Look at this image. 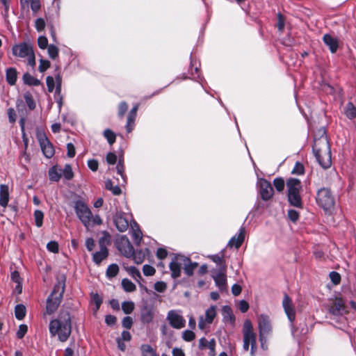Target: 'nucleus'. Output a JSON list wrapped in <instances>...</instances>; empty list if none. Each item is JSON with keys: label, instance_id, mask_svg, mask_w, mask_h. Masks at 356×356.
I'll return each mask as SVG.
<instances>
[{"label": "nucleus", "instance_id": "obj_57", "mask_svg": "<svg viewBox=\"0 0 356 356\" xmlns=\"http://www.w3.org/2000/svg\"><path fill=\"white\" fill-rule=\"evenodd\" d=\"M292 173L296 175H302L304 173L303 165L300 163H296L292 170Z\"/></svg>", "mask_w": 356, "mask_h": 356}, {"label": "nucleus", "instance_id": "obj_43", "mask_svg": "<svg viewBox=\"0 0 356 356\" xmlns=\"http://www.w3.org/2000/svg\"><path fill=\"white\" fill-rule=\"evenodd\" d=\"M47 250L53 253H57L58 252V244L54 241L49 242L47 245Z\"/></svg>", "mask_w": 356, "mask_h": 356}, {"label": "nucleus", "instance_id": "obj_50", "mask_svg": "<svg viewBox=\"0 0 356 356\" xmlns=\"http://www.w3.org/2000/svg\"><path fill=\"white\" fill-rule=\"evenodd\" d=\"M24 99H25V102H26L28 107L31 110H33V109H34L35 108V103L33 97H31V95H26L24 96Z\"/></svg>", "mask_w": 356, "mask_h": 356}, {"label": "nucleus", "instance_id": "obj_3", "mask_svg": "<svg viewBox=\"0 0 356 356\" xmlns=\"http://www.w3.org/2000/svg\"><path fill=\"white\" fill-rule=\"evenodd\" d=\"M197 266L198 264L192 262L190 258L181 254H177L169 264L171 277L174 279L179 277L182 268L188 276H191Z\"/></svg>", "mask_w": 356, "mask_h": 356}, {"label": "nucleus", "instance_id": "obj_54", "mask_svg": "<svg viewBox=\"0 0 356 356\" xmlns=\"http://www.w3.org/2000/svg\"><path fill=\"white\" fill-rule=\"evenodd\" d=\"M330 277L331 281L334 284H339V282L341 281V276H340V275L338 273L334 272V271H332V272H331L330 273Z\"/></svg>", "mask_w": 356, "mask_h": 356}, {"label": "nucleus", "instance_id": "obj_9", "mask_svg": "<svg viewBox=\"0 0 356 356\" xmlns=\"http://www.w3.org/2000/svg\"><path fill=\"white\" fill-rule=\"evenodd\" d=\"M74 210L76 214L86 228L90 227L92 221V212L89 207L82 201L75 202Z\"/></svg>", "mask_w": 356, "mask_h": 356}, {"label": "nucleus", "instance_id": "obj_26", "mask_svg": "<svg viewBox=\"0 0 356 356\" xmlns=\"http://www.w3.org/2000/svg\"><path fill=\"white\" fill-rule=\"evenodd\" d=\"M6 80L10 85H14L17 80V72L14 68H9L6 71Z\"/></svg>", "mask_w": 356, "mask_h": 356}, {"label": "nucleus", "instance_id": "obj_37", "mask_svg": "<svg viewBox=\"0 0 356 356\" xmlns=\"http://www.w3.org/2000/svg\"><path fill=\"white\" fill-rule=\"evenodd\" d=\"M104 136L107 139L110 145H112L115 143L116 136L115 133L111 129H106L104 131Z\"/></svg>", "mask_w": 356, "mask_h": 356}, {"label": "nucleus", "instance_id": "obj_32", "mask_svg": "<svg viewBox=\"0 0 356 356\" xmlns=\"http://www.w3.org/2000/svg\"><path fill=\"white\" fill-rule=\"evenodd\" d=\"M61 173L62 175H63V177L67 180L72 179L74 177L72 168L69 164L65 165L63 170L61 171Z\"/></svg>", "mask_w": 356, "mask_h": 356}, {"label": "nucleus", "instance_id": "obj_38", "mask_svg": "<svg viewBox=\"0 0 356 356\" xmlns=\"http://www.w3.org/2000/svg\"><path fill=\"white\" fill-rule=\"evenodd\" d=\"M91 302L95 306L93 309L98 310L99 309L100 305L102 302V298L97 293L93 294Z\"/></svg>", "mask_w": 356, "mask_h": 356}, {"label": "nucleus", "instance_id": "obj_5", "mask_svg": "<svg viewBox=\"0 0 356 356\" xmlns=\"http://www.w3.org/2000/svg\"><path fill=\"white\" fill-rule=\"evenodd\" d=\"M242 332L243 337V349L248 351L250 345V355L251 356H254L257 350L256 334L254 332L252 323L250 320H246L244 322Z\"/></svg>", "mask_w": 356, "mask_h": 356}, {"label": "nucleus", "instance_id": "obj_29", "mask_svg": "<svg viewBox=\"0 0 356 356\" xmlns=\"http://www.w3.org/2000/svg\"><path fill=\"white\" fill-rule=\"evenodd\" d=\"M105 187L115 195H120L122 192L120 188L118 185L113 186V182L109 179L105 181Z\"/></svg>", "mask_w": 356, "mask_h": 356}, {"label": "nucleus", "instance_id": "obj_17", "mask_svg": "<svg viewBox=\"0 0 356 356\" xmlns=\"http://www.w3.org/2000/svg\"><path fill=\"white\" fill-rule=\"evenodd\" d=\"M168 320L170 324L177 329H180L185 325V320L177 313H169Z\"/></svg>", "mask_w": 356, "mask_h": 356}, {"label": "nucleus", "instance_id": "obj_22", "mask_svg": "<svg viewBox=\"0 0 356 356\" xmlns=\"http://www.w3.org/2000/svg\"><path fill=\"white\" fill-rule=\"evenodd\" d=\"M62 169L53 166L49 170L48 174L49 179L52 181H58L62 177Z\"/></svg>", "mask_w": 356, "mask_h": 356}, {"label": "nucleus", "instance_id": "obj_42", "mask_svg": "<svg viewBox=\"0 0 356 356\" xmlns=\"http://www.w3.org/2000/svg\"><path fill=\"white\" fill-rule=\"evenodd\" d=\"M51 65L50 62L48 60L45 59H40V65L38 67V70L40 72H45L48 68H49Z\"/></svg>", "mask_w": 356, "mask_h": 356}, {"label": "nucleus", "instance_id": "obj_64", "mask_svg": "<svg viewBox=\"0 0 356 356\" xmlns=\"http://www.w3.org/2000/svg\"><path fill=\"white\" fill-rule=\"evenodd\" d=\"M238 308L241 312H247L249 309V304L245 300H241L238 304Z\"/></svg>", "mask_w": 356, "mask_h": 356}, {"label": "nucleus", "instance_id": "obj_12", "mask_svg": "<svg viewBox=\"0 0 356 356\" xmlns=\"http://www.w3.org/2000/svg\"><path fill=\"white\" fill-rule=\"evenodd\" d=\"M130 218L122 212H117L113 218L115 225L118 230L121 232H125L131 224Z\"/></svg>", "mask_w": 356, "mask_h": 356}, {"label": "nucleus", "instance_id": "obj_47", "mask_svg": "<svg viewBox=\"0 0 356 356\" xmlns=\"http://www.w3.org/2000/svg\"><path fill=\"white\" fill-rule=\"evenodd\" d=\"M31 8L33 13H37L40 9V0H31L29 1Z\"/></svg>", "mask_w": 356, "mask_h": 356}, {"label": "nucleus", "instance_id": "obj_28", "mask_svg": "<svg viewBox=\"0 0 356 356\" xmlns=\"http://www.w3.org/2000/svg\"><path fill=\"white\" fill-rule=\"evenodd\" d=\"M129 274L138 283L142 280V276L139 270L135 266H130L127 268Z\"/></svg>", "mask_w": 356, "mask_h": 356}, {"label": "nucleus", "instance_id": "obj_10", "mask_svg": "<svg viewBox=\"0 0 356 356\" xmlns=\"http://www.w3.org/2000/svg\"><path fill=\"white\" fill-rule=\"evenodd\" d=\"M259 339L261 346L264 348V342L266 341L265 336L268 335L272 330V327L268 316L261 314L259 317Z\"/></svg>", "mask_w": 356, "mask_h": 356}, {"label": "nucleus", "instance_id": "obj_34", "mask_svg": "<svg viewBox=\"0 0 356 356\" xmlns=\"http://www.w3.org/2000/svg\"><path fill=\"white\" fill-rule=\"evenodd\" d=\"M282 305L284 309V312H292V301L289 296L286 294H284Z\"/></svg>", "mask_w": 356, "mask_h": 356}, {"label": "nucleus", "instance_id": "obj_31", "mask_svg": "<svg viewBox=\"0 0 356 356\" xmlns=\"http://www.w3.org/2000/svg\"><path fill=\"white\" fill-rule=\"evenodd\" d=\"M44 213L40 210H35L34 212V220L35 225L40 227L43 223Z\"/></svg>", "mask_w": 356, "mask_h": 356}, {"label": "nucleus", "instance_id": "obj_59", "mask_svg": "<svg viewBox=\"0 0 356 356\" xmlns=\"http://www.w3.org/2000/svg\"><path fill=\"white\" fill-rule=\"evenodd\" d=\"M288 217L291 221L296 222L299 218V213L296 210L290 209L288 211Z\"/></svg>", "mask_w": 356, "mask_h": 356}, {"label": "nucleus", "instance_id": "obj_39", "mask_svg": "<svg viewBox=\"0 0 356 356\" xmlns=\"http://www.w3.org/2000/svg\"><path fill=\"white\" fill-rule=\"evenodd\" d=\"M273 184L278 192L282 191L284 188V181L282 178H275Z\"/></svg>", "mask_w": 356, "mask_h": 356}, {"label": "nucleus", "instance_id": "obj_20", "mask_svg": "<svg viewBox=\"0 0 356 356\" xmlns=\"http://www.w3.org/2000/svg\"><path fill=\"white\" fill-rule=\"evenodd\" d=\"M131 236L133 238V240L136 244H139L142 240L143 234L140 231L138 225L133 222L132 224H131Z\"/></svg>", "mask_w": 356, "mask_h": 356}, {"label": "nucleus", "instance_id": "obj_48", "mask_svg": "<svg viewBox=\"0 0 356 356\" xmlns=\"http://www.w3.org/2000/svg\"><path fill=\"white\" fill-rule=\"evenodd\" d=\"M35 26L38 31H42L45 27V22L42 18H38L35 22Z\"/></svg>", "mask_w": 356, "mask_h": 356}, {"label": "nucleus", "instance_id": "obj_63", "mask_svg": "<svg viewBox=\"0 0 356 356\" xmlns=\"http://www.w3.org/2000/svg\"><path fill=\"white\" fill-rule=\"evenodd\" d=\"M116 321H117V318L115 316L113 315H106V318H105V321H106V323L108 325H113L115 324L116 323Z\"/></svg>", "mask_w": 356, "mask_h": 356}, {"label": "nucleus", "instance_id": "obj_15", "mask_svg": "<svg viewBox=\"0 0 356 356\" xmlns=\"http://www.w3.org/2000/svg\"><path fill=\"white\" fill-rule=\"evenodd\" d=\"M39 141L44 155L47 158H51L54 154V149L47 138L43 136L39 138Z\"/></svg>", "mask_w": 356, "mask_h": 356}, {"label": "nucleus", "instance_id": "obj_49", "mask_svg": "<svg viewBox=\"0 0 356 356\" xmlns=\"http://www.w3.org/2000/svg\"><path fill=\"white\" fill-rule=\"evenodd\" d=\"M123 312H132L134 309V304L133 302L127 301L122 304Z\"/></svg>", "mask_w": 356, "mask_h": 356}, {"label": "nucleus", "instance_id": "obj_6", "mask_svg": "<svg viewBox=\"0 0 356 356\" xmlns=\"http://www.w3.org/2000/svg\"><path fill=\"white\" fill-rule=\"evenodd\" d=\"M65 290V281H58L47 300V312H55L61 302Z\"/></svg>", "mask_w": 356, "mask_h": 356}, {"label": "nucleus", "instance_id": "obj_19", "mask_svg": "<svg viewBox=\"0 0 356 356\" xmlns=\"http://www.w3.org/2000/svg\"><path fill=\"white\" fill-rule=\"evenodd\" d=\"M9 201V189L7 185H0V205L6 207Z\"/></svg>", "mask_w": 356, "mask_h": 356}, {"label": "nucleus", "instance_id": "obj_55", "mask_svg": "<svg viewBox=\"0 0 356 356\" xmlns=\"http://www.w3.org/2000/svg\"><path fill=\"white\" fill-rule=\"evenodd\" d=\"M27 330H28L27 325H19V330L17 332V337L19 339H22L24 337L25 334L27 332Z\"/></svg>", "mask_w": 356, "mask_h": 356}, {"label": "nucleus", "instance_id": "obj_33", "mask_svg": "<svg viewBox=\"0 0 356 356\" xmlns=\"http://www.w3.org/2000/svg\"><path fill=\"white\" fill-rule=\"evenodd\" d=\"M47 51L49 58L54 60L58 56L59 49L54 44H49L47 47Z\"/></svg>", "mask_w": 356, "mask_h": 356}, {"label": "nucleus", "instance_id": "obj_51", "mask_svg": "<svg viewBox=\"0 0 356 356\" xmlns=\"http://www.w3.org/2000/svg\"><path fill=\"white\" fill-rule=\"evenodd\" d=\"M47 89L49 92H52L54 89L55 81L52 76H48L46 79Z\"/></svg>", "mask_w": 356, "mask_h": 356}, {"label": "nucleus", "instance_id": "obj_41", "mask_svg": "<svg viewBox=\"0 0 356 356\" xmlns=\"http://www.w3.org/2000/svg\"><path fill=\"white\" fill-rule=\"evenodd\" d=\"M38 45L41 49H45L48 47V40L47 37L40 35L38 38Z\"/></svg>", "mask_w": 356, "mask_h": 356}, {"label": "nucleus", "instance_id": "obj_16", "mask_svg": "<svg viewBox=\"0 0 356 356\" xmlns=\"http://www.w3.org/2000/svg\"><path fill=\"white\" fill-rule=\"evenodd\" d=\"M246 231L245 227L239 229L238 234L234 236L229 241L228 245L230 247H235L236 249L239 248L245 240Z\"/></svg>", "mask_w": 356, "mask_h": 356}, {"label": "nucleus", "instance_id": "obj_4", "mask_svg": "<svg viewBox=\"0 0 356 356\" xmlns=\"http://www.w3.org/2000/svg\"><path fill=\"white\" fill-rule=\"evenodd\" d=\"M13 54L19 58H26L27 65L31 67L35 66V56L33 44L30 42H24L15 44L12 48Z\"/></svg>", "mask_w": 356, "mask_h": 356}, {"label": "nucleus", "instance_id": "obj_11", "mask_svg": "<svg viewBox=\"0 0 356 356\" xmlns=\"http://www.w3.org/2000/svg\"><path fill=\"white\" fill-rule=\"evenodd\" d=\"M116 247L126 257H131L134 253V248L129 238L125 236H120L116 241Z\"/></svg>", "mask_w": 356, "mask_h": 356}, {"label": "nucleus", "instance_id": "obj_52", "mask_svg": "<svg viewBox=\"0 0 356 356\" xmlns=\"http://www.w3.org/2000/svg\"><path fill=\"white\" fill-rule=\"evenodd\" d=\"M195 337V333L191 330H186L183 333V339L186 341H191Z\"/></svg>", "mask_w": 356, "mask_h": 356}, {"label": "nucleus", "instance_id": "obj_44", "mask_svg": "<svg viewBox=\"0 0 356 356\" xmlns=\"http://www.w3.org/2000/svg\"><path fill=\"white\" fill-rule=\"evenodd\" d=\"M138 108V105L137 104V105L134 106L132 108V109L131 110V111L129 112L128 118H127L129 123L134 122Z\"/></svg>", "mask_w": 356, "mask_h": 356}, {"label": "nucleus", "instance_id": "obj_24", "mask_svg": "<svg viewBox=\"0 0 356 356\" xmlns=\"http://www.w3.org/2000/svg\"><path fill=\"white\" fill-rule=\"evenodd\" d=\"M23 81L24 83L29 86H38L41 84V82L39 79L35 78L29 73H26L24 74Z\"/></svg>", "mask_w": 356, "mask_h": 356}, {"label": "nucleus", "instance_id": "obj_18", "mask_svg": "<svg viewBox=\"0 0 356 356\" xmlns=\"http://www.w3.org/2000/svg\"><path fill=\"white\" fill-rule=\"evenodd\" d=\"M323 39L325 44L329 47L330 50L332 53H334L337 51L339 43L338 40L336 38H334L329 34H325L324 35Z\"/></svg>", "mask_w": 356, "mask_h": 356}, {"label": "nucleus", "instance_id": "obj_1", "mask_svg": "<svg viewBox=\"0 0 356 356\" xmlns=\"http://www.w3.org/2000/svg\"><path fill=\"white\" fill-rule=\"evenodd\" d=\"M49 331L52 335L58 334L60 341H65L72 332L70 313H60L59 316L49 323Z\"/></svg>", "mask_w": 356, "mask_h": 356}, {"label": "nucleus", "instance_id": "obj_35", "mask_svg": "<svg viewBox=\"0 0 356 356\" xmlns=\"http://www.w3.org/2000/svg\"><path fill=\"white\" fill-rule=\"evenodd\" d=\"M119 267L117 264H111L106 270V275L108 277H113L118 275Z\"/></svg>", "mask_w": 356, "mask_h": 356}, {"label": "nucleus", "instance_id": "obj_8", "mask_svg": "<svg viewBox=\"0 0 356 356\" xmlns=\"http://www.w3.org/2000/svg\"><path fill=\"white\" fill-rule=\"evenodd\" d=\"M316 201L325 211H331L335 205V199L330 190L322 188L317 191Z\"/></svg>", "mask_w": 356, "mask_h": 356}, {"label": "nucleus", "instance_id": "obj_21", "mask_svg": "<svg viewBox=\"0 0 356 356\" xmlns=\"http://www.w3.org/2000/svg\"><path fill=\"white\" fill-rule=\"evenodd\" d=\"M108 251L107 248H100L99 251L93 254V261L97 264H99L102 260L106 259L108 256Z\"/></svg>", "mask_w": 356, "mask_h": 356}, {"label": "nucleus", "instance_id": "obj_61", "mask_svg": "<svg viewBox=\"0 0 356 356\" xmlns=\"http://www.w3.org/2000/svg\"><path fill=\"white\" fill-rule=\"evenodd\" d=\"M88 166L91 170L95 172L98 169V161L95 159H90L88 161Z\"/></svg>", "mask_w": 356, "mask_h": 356}, {"label": "nucleus", "instance_id": "obj_23", "mask_svg": "<svg viewBox=\"0 0 356 356\" xmlns=\"http://www.w3.org/2000/svg\"><path fill=\"white\" fill-rule=\"evenodd\" d=\"M111 242V236L106 231L102 232V236L99 239L100 248H106Z\"/></svg>", "mask_w": 356, "mask_h": 356}, {"label": "nucleus", "instance_id": "obj_2", "mask_svg": "<svg viewBox=\"0 0 356 356\" xmlns=\"http://www.w3.org/2000/svg\"><path fill=\"white\" fill-rule=\"evenodd\" d=\"M313 152L316 161L322 168L326 169L331 166L330 147L325 135L323 134L320 138L314 139Z\"/></svg>", "mask_w": 356, "mask_h": 356}, {"label": "nucleus", "instance_id": "obj_36", "mask_svg": "<svg viewBox=\"0 0 356 356\" xmlns=\"http://www.w3.org/2000/svg\"><path fill=\"white\" fill-rule=\"evenodd\" d=\"M140 349L143 356H147V354H149L152 356H158L150 345L143 344L141 346Z\"/></svg>", "mask_w": 356, "mask_h": 356}, {"label": "nucleus", "instance_id": "obj_53", "mask_svg": "<svg viewBox=\"0 0 356 356\" xmlns=\"http://www.w3.org/2000/svg\"><path fill=\"white\" fill-rule=\"evenodd\" d=\"M128 108V106L126 102H122L118 106V115L120 117H123Z\"/></svg>", "mask_w": 356, "mask_h": 356}, {"label": "nucleus", "instance_id": "obj_7", "mask_svg": "<svg viewBox=\"0 0 356 356\" xmlns=\"http://www.w3.org/2000/svg\"><path fill=\"white\" fill-rule=\"evenodd\" d=\"M286 186L289 203L294 207H302V200L300 194L302 186L300 180L290 178L286 181Z\"/></svg>", "mask_w": 356, "mask_h": 356}, {"label": "nucleus", "instance_id": "obj_40", "mask_svg": "<svg viewBox=\"0 0 356 356\" xmlns=\"http://www.w3.org/2000/svg\"><path fill=\"white\" fill-rule=\"evenodd\" d=\"M143 273L145 276H152L155 274L156 270L153 266L145 264L143 267Z\"/></svg>", "mask_w": 356, "mask_h": 356}, {"label": "nucleus", "instance_id": "obj_62", "mask_svg": "<svg viewBox=\"0 0 356 356\" xmlns=\"http://www.w3.org/2000/svg\"><path fill=\"white\" fill-rule=\"evenodd\" d=\"M117 161L116 155L113 152H109L106 155V161L108 164L113 165Z\"/></svg>", "mask_w": 356, "mask_h": 356}, {"label": "nucleus", "instance_id": "obj_46", "mask_svg": "<svg viewBox=\"0 0 356 356\" xmlns=\"http://www.w3.org/2000/svg\"><path fill=\"white\" fill-rule=\"evenodd\" d=\"M10 278H11V280L15 284L22 283V279L20 277L19 272L17 270H14L13 272L11 273Z\"/></svg>", "mask_w": 356, "mask_h": 356}, {"label": "nucleus", "instance_id": "obj_60", "mask_svg": "<svg viewBox=\"0 0 356 356\" xmlns=\"http://www.w3.org/2000/svg\"><path fill=\"white\" fill-rule=\"evenodd\" d=\"M67 155L68 157L72 158L75 156V154H76L75 147L72 143H67Z\"/></svg>", "mask_w": 356, "mask_h": 356}, {"label": "nucleus", "instance_id": "obj_30", "mask_svg": "<svg viewBox=\"0 0 356 356\" xmlns=\"http://www.w3.org/2000/svg\"><path fill=\"white\" fill-rule=\"evenodd\" d=\"M134 261L136 264H142L145 259V254L142 250L134 251L132 254Z\"/></svg>", "mask_w": 356, "mask_h": 356}, {"label": "nucleus", "instance_id": "obj_45", "mask_svg": "<svg viewBox=\"0 0 356 356\" xmlns=\"http://www.w3.org/2000/svg\"><path fill=\"white\" fill-rule=\"evenodd\" d=\"M166 288L167 284L164 282L159 281L154 284V289L159 293L165 291Z\"/></svg>", "mask_w": 356, "mask_h": 356}, {"label": "nucleus", "instance_id": "obj_25", "mask_svg": "<svg viewBox=\"0 0 356 356\" xmlns=\"http://www.w3.org/2000/svg\"><path fill=\"white\" fill-rule=\"evenodd\" d=\"M121 284L124 291L128 293L133 292L136 289V285L127 278L123 279Z\"/></svg>", "mask_w": 356, "mask_h": 356}, {"label": "nucleus", "instance_id": "obj_56", "mask_svg": "<svg viewBox=\"0 0 356 356\" xmlns=\"http://www.w3.org/2000/svg\"><path fill=\"white\" fill-rule=\"evenodd\" d=\"M333 304L335 307L336 310L339 312L341 309L343 308L344 302L341 298H336L334 300Z\"/></svg>", "mask_w": 356, "mask_h": 356}, {"label": "nucleus", "instance_id": "obj_13", "mask_svg": "<svg viewBox=\"0 0 356 356\" xmlns=\"http://www.w3.org/2000/svg\"><path fill=\"white\" fill-rule=\"evenodd\" d=\"M258 183L261 199L265 201L270 200L274 193L271 184L265 179H260Z\"/></svg>", "mask_w": 356, "mask_h": 356}, {"label": "nucleus", "instance_id": "obj_27", "mask_svg": "<svg viewBox=\"0 0 356 356\" xmlns=\"http://www.w3.org/2000/svg\"><path fill=\"white\" fill-rule=\"evenodd\" d=\"M345 114L349 119H353L356 117V108L353 103L349 102L346 104Z\"/></svg>", "mask_w": 356, "mask_h": 356}, {"label": "nucleus", "instance_id": "obj_14", "mask_svg": "<svg viewBox=\"0 0 356 356\" xmlns=\"http://www.w3.org/2000/svg\"><path fill=\"white\" fill-rule=\"evenodd\" d=\"M213 278L216 284L220 290L223 291L226 289V266H223L218 270L213 271Z\"/></svg>", "mask_w": 356, "mask_h": 356}, {"label": "nucleus", "instance_id": "obj_58", "mask_svg": "<svg viewBox=\"0 0 356 356\" xmlns=\"http://www.w3.org/2000/svg\"><path fill=\"white\" fill-rule=\"evenodd\" d=\"M211 259L215 262L216 264H218L219 265V268L223 266H225L223 264V257L222 256H219V255H217V254H215V255H211L210 257Z\"/></svg>", "mask_w": 356, "mask_h": 356}]
</instances>
